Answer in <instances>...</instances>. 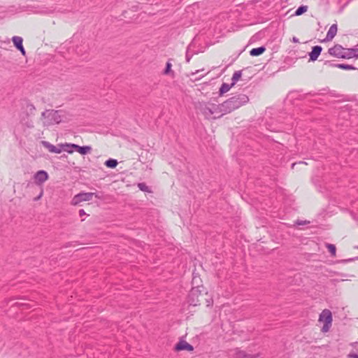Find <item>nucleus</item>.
I'll list each match as a JSON object with an SVG mask.
<instances>
[{"mask_svg": "<svg viewBox=\"0 0 358 358\" xmlns=\"http://www.w3.org/2000/svg\"><path fill=\"white\" fill-rule=\"evenodd\" d=\"M357 248H358V246H357Z\"/></svg>", "mask_w": 358, "mask_h": 358, "instance_id": "ea45409f", "label": "nucleus"}, {"mask_svg": "<svg viewBox=\"0 0 358 358\" xmlns=\"http://www.w3.org/2000/svg\"><path fill=\"white\" fill-rule=\"evenodd\" d=\"M207 303H208V304H207L208 306H212L213 300L212 299L207 300Z\"/></svg>", "mask_w": 358, "mask_h": 358, "instance_id": "c9c22d12", "label": "nucleus"}, {"mask_svg": "<svg viewBox=\"0 0 358 358\" xmlns=\"http://www.w3.org/2000/svg\"><path fill=\"white\" fill-rule=\"evenodd\" d=\"M235 358H252V355H248L245 352L238 350L235 354Z\"/></svg>", "mask_w": 358, "mask_h": 358, "instance_id": "aec40b11", "label": "nucleus"}, {"mask_svg": "<svg viewBox=\"0 0 358 358\" xmlns=\"http://www.w3.org/2000/svg\"><path fill=\"white\" fill-rule=\"evenodd\" d=\"M201 291L199 289V287H193L189 292L188 295V302L191 306H198L200 304L199 297L201 296Z\"/></svg>", "mask_w": 358, "mask_h": 358, "instance_id": "423d86ee", "label": "nucleus"}, {"mask_svg": "<svg viewBox=\"0 0 358 358\" xmlns=\"http://www.w3.org/2000/svg\"><path fill=\"white\" fill-rule=\"evenodd\" d=\"M197 108L208 120L218 119L227 114V111H224L225 109L222 107V103L216 104L210 101H203L198 103Z\"/></svg>", "mask_w": 358, "mask_h": 358, "instance_id": "f257e3e1", "label": "nucleus"}, {"mask_svg": "<svg viewBox=\"0 0 358 358\" xmlns=\"http://www.w3.org/2000/svg\"><path fill=\"white\" fill-rule=\"evenodd\" d=\"M78 213H79L80 217H83L85 215H86V213H85V210L83 209L79 210Z\"/></svg>", "mask_w": 358, "mask_h": 358, "instance_id": "72a5a7b5", "label": "nucleus"}, {"mask_svg": "<svg viewBox=\"0 0 358 358\" xmlns=\"http://www.w3.org/2000/svg\"><path fill=\"white\" fill-rule=\"evenodd\" d=\"M249 101V98L246 94H237L222 103V107L225 109L227 114L245 105Z\"/></svg>", "mask_w": 358, "mask_h": 358, "instance_id": "f03ea898", "label": "nucleus"}, {"mask_svg": "<svg viewBox=\"0 0 358 358\" xmlns=\"http://www.w3.org/2000/svg\"><path fill=\"white\" fill-rule=\"evenodd\" d=\"M193 55H194V52H192V51L190 50V48H189V47H188V48H187L186 55H185V59H186V61H187V62H189L190 61V59H191V58L192 57Z\"/></svg>", "mask_w": 358, "mask_h": 358, "instance_id": "bb28decb", "label": "nucleus"}, {"mask_svg": "<svg viewBox=\"0 0 358 358\" xmlns=\"http://www.w3.org/2000/svg\"><path fill=\"white\" fill-rule=\"evenodd\" d=\"M324 64L325 65H329V66H332V67H336V65H338V64L332 63L330 61H325L324 62Z\"/></svg>", "mask_w": 358, "mask_h": 358, "instance_id": "c756f323", "label": "nucleus"}, {"mask_svg": "<svg viewBox=\"0 0 358 358\" xmlns=\"http://www.w3.org/2000/svg\"><path fill=\"white\" fill-rule=\"evenodd\" d=\"M303 223H304V222H299V221H297V222H296V224H298V225H301V224H303Z\"/></svg>", "mask_w": 358, "mask_h": 358, "instance_id": "4c0bfd02", "label": "nucleus"}, {"mask_svg": "<svg viewBox=\"0 0 358 358\" xmlns=\"http://www.w3.org/2000/svg\"><path fill=\"white\" fill-rule=\"evenodd\" d=\"M349 52L351 55L350 59H352V58L357 59L358 58V48H350Z\"/></svg>", "mask_w": 358, "mask_h": 358, "instance_id": "a878e982", "label": "nucleus"}, {"mask_svg": "<svg viewBox=\"0 0 358 358\" xmlns=\"http://www.w3.org/2000/svg\"><path fill=\"white\" fill-rule=\"evenodd\" d=\"M92 194H93V196H95L96 198H97L99 199H103V196L102 193H100V192H92Z\"/></svg>", "mask_w": 358, "mask_h": 358, "instance_id": "cd10ccee", "label": "nucleus"}, {"mask_svg": "<svg viewBox=\"0 0 358 358\" xmlns=\"http://www.w3.org/2000/svg\"><path fill=\"white\" fill-rule=\"evenodd\" d=\"M104 164L108 168L114 169L117 165V161L115 159H109L105 162Z\"/></svg>", "mask_w": 358, "mask_h": 358, "instance_id": "a211bd4d", "label": "nucleus"}, {"mask_svg": "<svg viewBox=\"0 0 358 358\" xmlns=\"http://www.w3.org/2000/svg\"><path fill=\"white\" fill-rule=\"evenodd\" d=\"M352 260H353V259H349L348 260H344V262H350V261H352Z\"/></svg>", "mask_w": 358, "mask_h": 358, "instance_id": "58836bf2", "label": "nucleus"}, {"mask_svg": "<svg viewBox=\"0 0 358 358\" xmlns=\"http://www.w3.org/2000/svg\"><path fill=\"white\" fill-rule=\"evenodd\" d=\"M27 108L29 109V111L32 113L35 110V107L32 103L27 104Z\"/></svg>", "mask_w": 358, "mask_h": 358, "instance_id": "c85d7f7f", "label": "nucleus"}, {"mask_svg": "<svg viewBox=\"0 0 358 358\" xmlns=\"http://www.w3.org/2000/svg\"><path fill=\"white\" fill-rule=\"evenodd\" d=\"M70 144L71 143L60 144L59 146L62 148V150L71 154L73 152V150L71 147H68V145Z\"/></svg>", "mask_w": 358, "mask_h": 358, "instance_id": "393cba45", "label": "nucleus"}, {"mask_svg": "<svg viewBox=\"0 0 358 358\" xmlns=\"http://www.w3.org/2000/svg\"><path fill=\"white\" fill-rule=\"evenodd\" d=\"M266 50V48L264 46H260L258 48H252L250 51V54L251 56L256 57L262 55Z\"/></svg>", "mask_w": 358, "mask_h": 358, "instance_id": "ddd939ff", "label": "nucleus"}, {"mask_svg": "<svg viewBox=\"0 0 358 358\" xmlns=\"http://www.w3.org/2000/svg\"><path fill=\"white\" fill-rule=\"evenodd\" d=\"M234 85L231 84H227L223 83L220 88L219 93L220 95H223L224 93L227 92Z\"/></svg>", "mask_w": 358, "mask_h": 358, "instance_id": "dca6fc26", "label": "nucleus"}, {"mask_svg": "<svg viewBox=\"0 0 358 358\" xmlns=\"http://www.w3.org/2000/svg\"><path fill=\"white\" fill-rule=\"evenodd\" d=\"M171 66H172V64L169 61L166 62V67L164 70V74L165 75H169V74H173V72L171 71Z\"/></svg>", "mask_w": 358, "mask_h": 358, "instance_id": "b1692460", "label": "nucleus"}, {"mask_svg": "<svg viewBox=\"0 0 358 358\" xmlns=\"http://www.w3.org/2000/svg\"><path fill=\"white\" fill-rule=\"evenodd\" d=\"M319 321L324 322L322 331L327 332L329 330L332 322L331 312L328 309H324L320 315Z\"/></svg>", "mask_w": 358, "mask_h": 358, "instance_id": "39448f33", "label": "nucleus"}, {"mask_svg": "<svg viewBox=\"0 0 358 358\" xmlns=\"http://www.w3.org/2000/svg\"><path fill=\"white\" fill-rule=\"evenodd\" d=\"M92 150V148L89 145H84V146H77L76 147V151L78 152L81 155H87Z\"/></svg>", "mask_w": 358, "mask_h": 358, "instance_id": "4468645a", "label": "nucleus"}, {"mask_svg": "<svg viewBox=\"0 0 358 358\" xmlns=\"http://www.w3.org/2000/svg\"><path fill=\"white\" fill-rule=\"evenodd\" d=\"M242 75L241 71H236L234 73L233 76L231 78V85H234L236 82L240 79Z\"/></svg>", "mask_w": 358, "mask_h": 358, "instance_id": "f3484780", "label": "nucleus"}, {"mask_svg": "<svg viewBox=\"0 0 358 358\" xmlns=\"http://www.w3.org/2000/svg\"><path fill=\"white\" fill-rule=\"evenodd\" d=\"M42 117L47 119V124H59L62 119L58 110H45L42 113Z\"/></svg>", "mask_w": 358, "mask_h": 358, "instance_id": "20e7f679", "label": "nucleus"}, {"mask_svg": "<svg viewBox=\"0 0 358 358\" xmlns=\"http://www.w3.org/2000/svg\"><path fill=\"white\" fill-rule=\"evenodd\" d=\"M43 194V189H41V192H40L39 195H38V196H37V197L34 198V201H38V199H40L41 198V196H42Z\"/></svg>", "mask_w": 358, "mask_h": 358, "instance_id": "473e14b6", "label": "nucleus"}, {"mask_svg": "<svg viewBox=\"0 0 358 358\" xmlns=\"http://www.w3.org/2000/svg\"><path fill=\"white\" fill-rule=\"evenodd\" d=\"M308 10V6L302 5L299 6L295 11L294 15L296 16L301 15L306 13Z\"/></svg>", "mask_w": 358, "mask_h": 358, "instance_id": "412c9836", "label": "nucleus"}, {"mask_svg": "<svg viewBox=\"0 0 358 358\" xmlns=\"http://www.w3.org/2000/svg\"><path fill=\"white\" fill-rule=\"evenodd\" d=\"M322 50V48L320 45L313 46L311 52L309 53V60L312 62L316 61L321 54Z\"/></svg>", "mask_w": 358, "mask_h": 358, "instance_id": "1a4fd4ad", "label": "nucleus"}, {"mask_svg": "<svg viewBox=\"0 0 358 358\" xmlns=\"http://www.w3.org/2000/svg\"><path fill=\"white\" fill-rule=\"evenodd\" d=\"M34 178L36 184L41 185L48 180V174L45 171L40 170L34 174Z\"/></svg>", "mask_w": 358, "mask_h": 358, "instance_id": "6e6552de", "label": "nucleus"}, {"mask_svg": "<svg viewBox=\"0 0 358 358\" xmlns=\"http://www.w3.org/2000/svg\"><path fill=\"white\" fill-rule=\"evenodd\" d=\"M77 146H78V145L74 144V143H71V144L68 145V147H71L72 148V149L73 150V152L76 151V147Z\"/></svg>", "mask_w": 358, "mask_h": 358, "instance_id": "2f4dec72", "label": "nucleus"}, {"mask_svg": "<svg viewBox=\"0 0 358 358\" xmlns=\"http://www.w3.org/2000/svg\"><path fill=\"white\" fill-rule=\"evenodd\" d=\"M43 145L48 148L49 152L52 153H60L62 151V148L59 146V148L52 145L48 141H42Z\"/></svg>", "mask_w": 358, "mask_h": 358, "instance_id": "f8f14e48", "label": "nucleus"}, {"mask_svg": "<svg viewBox=\"0 0 358 358\" xmlns=\"http://www.w3.org/2000/svg\"><path fill=\"white\" fill-rule=\"evenodd\" d=\"M292 41H293L294 43H299V39H298L296 37L294 36V37L292 38Z\"/></svg>", "mask_w": 358, "mask_h": 358, "instance_id": "e433bc0d", "label": "nucleus"}, {"mask_svg": "<svg viewBox=\"0 0 358 358\" xmlns=\"http://www.w3.org/2000/svg\"><path fill=\"white\" fill-rule=\"evenodd\" d=\"M337 68L343 69V70H355L357 69L356 67H355L352 65L347 64H338V65H336Z\"/></svg>", "mask_w": 358, "mask_h": 358, "instance_id": "6ab92c4d", "label": "nucleus"}, {"mask_svg": "<svg viewBox=\"0 0 358 358\" xmlns=\"http://www.w3.org/2000/svg\"><path fill=\"white\" fill-rule=\"evenodd\" d=\"M350 48H345L341 45L336 44L328 50V53L335 57L350 59Z\"/></svg>", "mask_w": 358, "mask_h": 358, "instance_id": "7ed1b4c3", "label": "nucleus"}, {"mask_svg": "<svg viewBox=\"0 0 358 358\" xmlns=\"http://www.w3.org/2000/svg\"><path fill=\"white\" fill-rule=\"evenodd\" d=\"M337 24H332L329 31H327V34L326 35V38L324 40V41H331L334 36L336 35V33H337Z\"/></svg>", "mask_w": 358, "mask_h": 358, "instance_id": "9b49d317", "label": "nucleus"}, {"mask_svg": "<svg viewBox=\"0 0 358 358\" xmlns=\"http://www.w3.org/2000/svg\"><path fill=\"white\" fill-rule=\"evenodd\" d=\"M349 357L350 358H358V355L355 353L350 354Z\"/></svg>", "mask_w": 358, "mask_h": 358, "instance_id": "f704fd0d", "label": "nucleus"}, {"mask_svg": "<svg viewBox=\"0 0 358 358\" xmlns=\"http://www.w3.org/2000/svg\"><path fill=\"white\" fill-rule=\"evenodd\" d=\"M12 41L14 44V46L16 48V49H18L19 48H21L23 44V39L20 36H15L12 38Z\"/></svg>", "mask_w": 358, "mask_h": 358, "instance_id": "2eb2a0df", "label": "nucleus"}, {"mask_svg": "<svg viewBox=\"0 0 358 358\" xmlns=\"http://www.w3.org/2000/svg\"><path fill=\"white\" fill-rule=\"evenodd\" d=\"M326 248L328 249L329 252H330L331 255L332 257L336 256V248L334 245L331 243H326Z\"/></svg>", "mask_w": 358, "mask_h": 358, "instance_id": "4be33fe9", "label": "nucleus"}, {"mask_svg": "<svg viewBox=\"0 0 358 358\" xmlns=\"http://www.w3.org/2000/svg\"><path fill=\"white\" fill-rule=\"evenodd\" d=\"M138 187L140 190L145 192H151L150 187L144 182L138 183Z\"/></svg>", "mask_w": 358, "mask_h": 358, "instance_id": "5701e85b", "label": "nucleus"}, {"mask_svg": "<svg viewBox=\"0 0 358 358\" xmlns=\"http://www.w3.org/2000/svg\"><path fill=\"white\" fill-rule=\"evenodd\" d=\"M17 50L22 53V55H25L26 51H25L23 45L21 48H19Z\"/></svg>", "mask_w": 358, "mask_h": 358, "instance_id": "7c9ffc66", "label": "nucleus"}, {"mask_svg": "<svg viewBox=\"0 0 358 358\" xmlns=\"http://www.w3.org/2000/svg\"><path fill=\"white\" fill-rule=\"evenodd\" d=\"M175 350L176 351H182V350H187L192 351L193 350V346L189 343H187L185 341H180L175 346Z\"/></svg>", "mask_w": 358, "mask_h": 358, "instance_id": "9d476101", "label": "nucleus"}, {"mask_svg": "<svg viewBox=\"0 0 358 358\" xmlns=\"http://www.w3.org/2000/svg\"><path fill=\"white\" fill-rule=\"evenodd\" d=\"M92 197H93V194H92V192H80V193L76 194L73 197L71 203L73 206H77L83 201H89L92 200Z\"/></svg>", "mask_w": 358, "mask_h": 358, "instance_id": "0eeeda50", "label": "nucleus"}]
</instances>
